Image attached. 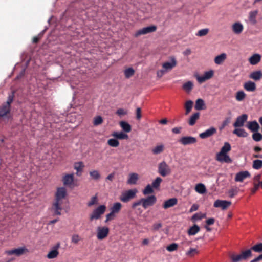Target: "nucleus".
<instances>
[{
  "mask_svg": "<svg viewBox=\"0 0 262 262\" xmlns=\"http://www.w3.org/2000/svg\"><path fill=\"white\" fill-rule=\"evenodd\" d=\"M67 195V190L64 187H59L55 193V201L52 205V210L55 215H60L62 205Z\"/></svg>",
  "mask_w": 262,
  "mask_h": 262,
  "instance_id": "nucleus-1",
  "label": "nucleus"
},
{
  "mask_svg": "<svg viewBox=\"0 0 262 262\" xmlns=\"http://www.w3.org/2000/svg\"><path fill=\"white\" fill-rule=\"evenodd\" d=\"M252 256L251 249L243 250L241 251L240 254L235 255L231 254L229 257L233 262H239L243 260H246Z\"/></svg>",
  "mask_w": 262,
  "mask_h": 262,
  "instance_id": "nucleus-2",
  "label": "nucleus"
},
{
  "mask_svg": "<svg viewBox=\"0 0 262 262\" xmlns=\"http://www.w3.org/2000/svg\"><path fill=\"white\" fill-rule=\"evenodd\" d=\"M106 209V207L104 205H101L98 206L93 211L92 214L90 215V221L100 219L101 216L104 214Z\"/></svg>",
  "mask_w": 262,
  "mask_h": 262,
  "instance_id": "nucleus-3",
  "label": "nucleus"
},
{
  "mask_svg": "<svg viewBox=\"0 0 262 262\" xmlns=\"http://www.w3.org/2000/svg\"><path fill=\"white\" fill-rule=\"evenodd\" d=\"M137 192V190L135 189L126 191L121 194L120 200L122 202L127 203L135 198Z\"/></svg>",
  "mask_w": 262,
  "mask_h": 262,
  "instance_id": "nucleus-4",
  "label": "nucleus"
},
{
  "mask_svg": "<svg viewBox=\"0 0 262 262\" xmlns=\"http://www.w3.org/2000/svg\"><path fill=\"white\" fill-rule=\"evenodd\" d=\"M158 173L162 177H165L171 173V169L167 164L163 161L158 164Z\"/></svg>",
  "mask_w": 262,
  "mask_h": 262,
  "instance_id": "nucleus-5",
  "label": "nucleus"
},
{
  "mask_svg": "<svg viewBox=\"0 0 262 262\" xmlns=\"http://www.w3.org/2000/svg\"><path fill=\"white\" fill-rule=\"evenodd\" d=\"M27 252H28V250L24 246L10 250H7L5 253L8 255H15L17 256H19Z\"/></svg>",
  "mask_w": 262,
  "mask_h": 262,
  "instance_id": "nucleus-6",
  "label": "nucleus"
},
{
  "mask_svg": "<svg viewBox=\"0 0 262 262\" xmlns=\"http://www.w3.org/2000/svg\"><path fill=\"white\" fill-rule=\"evenodd\" d=\"M157 30V27L154 25L150 26L147 27L143 28L138 30L135 34V37H138L142 35L147 34L150 33L154 32Z\"/></svg>",
  "mask_w": 262,
  "mask_h": 262,
  "instance_id": "nucleus-7",
  "label": "nucleus"
},
{
  "mask_svg": "<svg viewBox=\"0 0 262 262\" xmlns=\"http://www.w3.org/2000/svg\"><path fill=\"white\" fill-rule=\"evenodd\" d=\"M109 228L107 227H98L97 230V238L99 240H103L108 235Z\"/></svg>",
  "mask_w": 262,
  "mask_h": 262,
  "instance_id": "nucleus-8",
  "label": "nucleus"
},
{
  "mask_svg": "<svg viewBox=\"0 0 262 262\" xmlns=\"http://www.w3.org/2000/svg\"><path fill=\"white\" fill-rule=\"evenodd\" d=\"M178 142L184 146L195 144L197 142L196 138L192 136H183Z\"/></svg>",
  "mask_w": 262,
  "mask_h": 262,
  "instance_id": "nucleus-9",
  "label": "nucleus"
},
{
  "mask_svg": "<svg viewBox=\"0 0 262 262\" xmlns=\"http://www.w3.org/2000/svg\"><path fill=\"white\" fill-rule=\"evenodd\" d=\"M157 201L156 197L154 195H150L146 198H143V207L147 209L150 206H153Z\"/></svg>",
  "mask_w": 262,
  "mask_h": 262,
  "instance_id": "nucleus-10",
  "label": "nucleus"
},
{
  "mask_svg": "<svg viewBox=\"0 0 262 262\" xmlns=\"http://www.w3.org/2000/svg\"><path fill=\"white\" fill-rule=\"evenodd\" d=\"M212 76V70H210L208 72H206L203 76H200L198 74L195 75V77L199 83H202L204 82L206 80L210 79Z\"/></svg>",
  "mask_w": 262,
  "mask_h": 262,
  "instance_id": "nucleus-11",
  "label": "nucleus"
},
{
  "mask_svg": "<svg viewBox=\"0 0 262 262\" xmlns=\"http://www.w3.org/2000/svg\"><path fill=\"white\" fill-rule=\"evenodd\" d=\"M231 205V202L226 200H217L214 203V207L226 210Z\"/></svg>",
  "mask_w": 262,
  "mask_h": 262,
  "instance_id": "nucleus-12",
  "label": "nucleus"
},
{
  "mask_svg": "<svg viewBox=\"0 0 262 262\" xmlns=\"http://www.w3.org/2000/svg\"><path fill=\"white\" fill-rule=\"evenodd\" d=\"M177 64V61L173 57L171 58V62H166L162 64L163 69L166 72L171 71Z\"/></svg>",
  "mask_w": 262,
  "mask_h": 262,
  "instance_id": "nucleus-13",
  "label": "nucleus"
},
{
  "mask_svg": "<svg viewBox=\"0 0 262 262\" xmlns=\"http://www.w3.org/2000/svg\"><path fill=\"white\" fill-rule=\"evenodd\" d=\"M216 159L221 163H231L232 162V159L227 154L217 153Z\"/></svg>",
  "mask_w": 262,
  "mask_h": 262,
  "instance_id": "nucleus-14",
  "label": "nucleus"
},
{
  "mask_svg": "<svg viewBox=\"0 0 262 262\" xmlns=\"http://www.w3.org/2000/svg\"><path fill=\"white\" fill-rule=\"evenodd\" d=\"M248 116L247 114H243L238 116L233 124L234 127H240L244 126V123L247 121Z\"/></svg>",
  "mask_w": 262,
  "mask_h": 262,
  "instance_id": "nucleus-15",
  "label": "nucleus"
},
{
  "mask_svg": "<svg viewBox=\"0 0 262 262\" xmlns=\"http://www.w3.org/2000/svg\"><path fill=\"white\" fill-rule=\"evenodd\" d=\"M251 175L248 171H242L237 173L235 177V182H242L244 180L247 178L250 177Z\"/></svg>",
  "mask_w": 262,
  "mask_h": 262,
  "instance_id": "nucleus-16",
  "label": "nucleus"
},
{
  "mask_svg": "<svg viewBox=\"0 0 262 262\" xmlns=\"http://www.w3.org/2000/svg\"><path fill=\"white\" fill-rule=\"evenodd\" d=\"M60 247V243H58L55 245L51 250L48 253L47 257L49 259H53L56 258L59 255L58 249Z\"/></svg>",
  "mask_w": 262,
  "mask_h": 262,
  "instance_id": "nucleus-17",
  "label": "nucleus"
},
{
  "mask_svg": "<svg viewBox=\"0 0 262 262\" xmlns=\"http://www.w3.org/2000/svg\"><path fill=\"white\" fill-rule=\"evenodd\" d=\"M178 203L177 198H173L165 201L163 204V208L166 209L176 205Z\"/></svg>",
  "mask_w": 262,
  "mask_h": 262,
  "instance_id": "nucleus-18",
  "label": "nucleus"
},
{
  "mask_svg": "<svg viewBox=\"0 0 262 262\" xmlns=\"http://www.w3.org/2000/svg\"><path fill=\"white\" fill-rule=\"evenodd\" d=\"M244 29L243 25L239 22H236L232 26V31L236 34H241Z\"/></svg>",
  "mask_w": 262,
  "mask_h": 262,
  "instance_id": "nucleus-19",
  "label": "nucleus"
},
{
  "mask_svg": "<svg viewBox=\"0 0 262 262\" xmlns=\"http://www.w3.org/2000/svg\"><path fill=\"white\" fill-rule=\"evenodd\" d=\"M258 13V11L257 10L251 11L249 13V21L252 25H255L257 23L256 16Z\"/></svg>",
  "mask_w": 262,
  "mask_h": 262,
  "instance_id": "nucleus-20",
  "label": "nucleus"
},
{
  "mask_svg": "<svg viewBox=\"0 0 262 262\" xmlns=\"http://www.w3.org/2000/svg\"><path fill=\"white\" fill-rule=\"evenodd\" d=\"M244 88L247 91L254 92L256 90V85L254 82L248 81L244 83Z\"/></svg>",
  "mask_w": 262,
  "mask_h": 262,
  "instance_id": "nucleus-21",
  "label": "nucleus"
},
{
  "mask_svg": "<svg viewBox=\"0 0 262 262\" xmlns=\"http://www.w3.org/2000/svg\"><path fill=\"white\" fill-rule=\"evenodd\" d=\"M62 181L64 185H71L74 181V174H68L65 175L63 177Z\"/></svg>",
  "mask_w": 262,
  "mask_h": 262,
  "instance_id": "nucleus-22",
  "label": "nucleus"
},
{
  "mask_svg": "<svg viewBox=\"0 0 262 262\" xmlns=\"http://www.w3.org/2000/svg\"><path fill=\"white\" fill-rule=\"evenodd\" d=\"M249 77L255 81H258L262 78V72L260 70L254 71L250 73Z\"/></svg>",
  "mask_w": 262,
  "mask_h": 262,
  "instance_id": "nucleus-23",
  "label": "nucleus"
},
{
  "mask_svg": "<svg viewBox=\"0 0 262 262\" xmlns=\"http://www.w3.org/2000/svg\"><path fill=\"white\" fill-rule=\"evenodd\" d=\"M139 179L138 174L136 173H132L129 174L127 180V184L130 185H135Z\"/></svg>",
  "mask_w": 262,
  "mask_h": 262,
  "instance_id": "nucleus-24",
  "label": "nucleus"
},
{
  "mask_svg": "<svg viewBox=\"0 0 262 262\" xmlns=\"http://www.w3.org/2000/svg\"><path fill=\"white\" fill-rule=\"evenodd\" d=\"M261 56L258 54H254L249 59V61L252 65H256L260 62Z\"/></svg>",
  "mask_w": 262,
  "mask_h": 262,
  "instance_id": "nucleus-25",
  "label": "nucleus"
},
{
  "mask_svg": "<svg viewBox=\"0 0 262 262\" xmlns=\"http://www.w3.org/2000/svg\"><path fill=\"white\" fill-rule=\"evenodd\" d=\"M200 115L199 112H196L190 116L188 122L190 126H193L195 124L196 121L200 118Z\"/></svg>",
  "mask_w": 262,
  "mask_h": 262,
  "instance_id": "nucleus-26",
  "label": "nucleus"
},
{
  "mask_svg": "<svg viewBox=\"0 0 262 262\" xmlns=\"http://www.w3.org/2000/svg\"><path fill=\"white\" fill-rule=\"evenodd\" d=\"M112 136L114 138H116L117 139L123 140V139H127L128 138V136L123 132H114L112 134Z\"/></svg>",
  "mask_w": 262,
  "mask_h": 262,
  "instance_id": "nucleus-27",
  "label": "nucleus"
},
{
  "mask_svg": "<svg viewBox=\"0 0 262 262\" xmlns=\"http://www.w3.org/2000/svg\"><path fill=\"white\" fill-rule=\"evenodd\" d=\"M212 135H213V127H211L205 132L200 133L199 134V137L200 138L204 139L211 136Z\"/></svg>",
  "mask_w": 262,
  "mask_h": 262,
  "instance_id": "nucleus-28",
  "label": "nucleus"
},
{
  "mask_svg": "<svg viewBox=\"0 0 262 262\" xmlns=\"http://www.w3.org/2000/svg\"><path fill=\"white\" fill-rule=\"evenodd\" d=\"M227 58V55L225 53H222L220 55L215 57L214 62L217 64H222Z\"/></svg>",
  "mask_w": 262,
  "mask_h": 262,
  "instance_id": "nucleus-29",
  "label": "nucleus"
},
{
  "mask_svg": "<svg viewBox=\"0 0 262 262\" xmlns=\"http://www.w3.org/2000/svg\"><path fill=\"white\" fill-rule=\"evenodd\" d=\"M11 109L9 107L6 106L4 104H3L0 106V117L5 116L7 114H9Z\"/></svg>",
  "mask_w": 262,
  "mask_h": 262,
  "instance_id": "nucleus-30",
  "label": "nucleus"
},
{
  "mask_svg": "<svg viewBox=\"0 0 262 262\" xmlns=\"http://www.w3.org/2000/svg\"><path fill=\"white\" fill-rule=\"evenodd\" d=\"M122 206V205L120 203H115L111 207V211L115 214H117L120 211Z\"/></svg>",
  "mask_w": 262,
  "mask_h": 262,
  "instance_id": "nucleus-31",
  "label": "nucleus"
},
{
  "mask_svg": "<svg viewBox=\"0 0 262 262\" xmlns=\"http://www.w3.org/2000/svg\"><path fill=\"white\" fill-rule=\"evenodd\" d=\"M233 133L239 137H246L248 136V133L244 129L242 128H235L233 130Z\"/></svg>",
  "mask_w": 262,
  "mask_h": 262,
  "instance_id": "nucleus-32",
  "label": "nucleus"
},
{
  "mask_svg": "<svg viewBox=\"0 0 262 262\" xmlns=\"http://www.w3.org/2000/svg\"><path fill=\"white\" fill-rule=\"evenodd\" d=\"M248 127L252 132H257L259 128V126L256 121H253L248 123Z\"/></svg>",
  "mask_w": 262,
  "mask_h": 262,
  "instance_id": "nucleus-33",
  "label": "nucleus"
},
{
  "mask_svg": "<svg viewBox=\"0 0 262 262\" xmlns=\"http://www.w3.org/2000/svg\"><path fill=\"white\" fill-rule=\"evenodd\" d=\"M119 124L122 129L126 133H129L131 131L132 127L130 125L125 121H120Z\"/></svg>",
  "mask_w": 262,
  "mask_h": 262,
  "instance_id": "nucleus-34",
  "label": "nucleus"
},
{
  "mask_svg": "<svg viewBox=\"0 0 262 262\" xmlns=\"http://www.w3.org/2000/svg\"><path fill=\"white\" fill-rule=\"evenodd\" d=\"M74 167L77 171L76 174L77 176H80V173H79V172H81L84 167L83 163L82 162H76L74 164Z\"/></svg>",
  "mask_w": 262,
  "mask_h": 262,
  "instance_id": "nucleus-35",
  "label": "nucleus"
},
{
  "mask_svg": "<svg viewBox=\"0 0 262 262\" xmlns=\"http://www.w3.org/2000/svg\"><path fill=\"white\" fill-rule=\"evenodd\" d=\"M193 102L191 100H188L185 102V114L188 115L191 111L193 106Z\"/></svg>",
  "mask_w": 262,
  "mask_h": 262,
  "instance_id": "nucleus-36",
  "label": "nucleus"
},
{
  "mask_svg": "<svg viewBox=\"0 0 262 262\" xmlns=\"http://www.w3.org/2000/svg\"><path fill=\"white\" fill-rule=\"evenodd\" d=\"M200 231V227L196 225H194L191 227L188 231V233L189 235H194L196 234Z\"/></svg>",
  "mask_w": 262,
  "mask_h": 262,
  "instance_id": "nucleus-37",
  "label": "nucleus"
},
{
  "mask_svg": "<svg viewBox=\"0 0 262 262\" xmlns=\"http://www.w3.org/2000/svg\"><path fill=\"white\" fill-rule=\"evenodd\" d=\"M195 190L197 192L200 194H203L206 191L205 185L202 183L197 184L195 186Z\"/></svg>",
  "mask_w": 262,
  "mask_h": 262,
  "instance_id": "nucleus-38",
  "label": "nucleus"
},
{
  "mask_svg": "<svg viewBox=\"0 0 262 262\" xmlns=\"http://www.w3.org/2000/svg\"><path fill=\"white\" fill-rule=\"evenodd\" d=\"M164 147L162 144L159 145L155 147L152 149V152L154 155H158L160 153H162L164 151Z\"/></svg>",
  "mask_w": 262,
  "mask_h": 262,
  "instance_id": "nucleus-39",
  "label": "nucleus"
},
{
  "mask_svg": "<svg viewBox=\"0 0 262 262\" xmlns=\"http://www.w3.org/2000/svg\"><path fill=\"white\" fill-rule=\"evenodd\" d=\"M193 84L192 82L190 81H187V82L185 83L182 86L183 89L187 92H189L190 91H191L193 89Z\"/></svg>",
  "mask_w": 262,
  "mask_h": 262,
  "instance_id": "nucleus-40",
  "label": "nucleus"
},
{
  "mask_svg": "<svg viewBox=\"0 0 262 262\" xmlns=\"http://www.w3.org/2000/svg\"><path fill=\"white\" fill-rule=\"evenodd\" d=\"M231 148L230 144L228 142H225L219 152L227 154V152L230 151Z\"/></svg>",
  "mask_w": 262,
  "mask_h": 262,
  "instance_id": "nucleus-41",
  "label": "nucleus"
},
{
  "mask_svg": "<svg viewBox=\"0 0 262 262\" xmlns=\"http://www.w3.org/2000/svg\"><path fill=\"white\" fill-rule=\"evenodd\" d=\"M204 105V101L201 99H198L195 102V109L196 110H202Z\"/></svg>",
  "mask_w": 262,
  "mask_h": 262,
  "instance_id": "nucleus-42",
  "label": "nucleus"
},
{
  "mask_svg": "<svg viewBox=\"0 0 262 262\" xmlns=\"http://www.w3.org/2000/svg\"><path fill=\"white\" fill-rule=\"evenodd\" d=\"M252 167L255 169H259L262 167V160H255L253 162Z\"/></svg>",
  "mask_w": 262,
  "mask_h": 262,
  "instance_id": "nucleus-43",
  "label": "nucleus"
},
{
  "mask_svg": "<svg viewBox=\"0 0 262 262\" xmlns=\"http://www.w3.org/2000/svg\"><path fill=\"white\" fill-rule=\"evenodd\" d=\"M205 214H203V213H200H200H196L194 214L192 216L191 220L193 222H195L196 221H197L198 220H200L202 219L205 217Z\"/></svg>",
  "mask_w": 262,
  "mask_h": 262,
  "instance_id": "nucleus-44",
  "label": "nucleus"
},
{
  "mask_svg": "<svg viewBox=\"0 0 262 262\" xmlns=\"http://www.w3.org/2000/svg\"><path fill=\"white\" fill-rule=\"evenodd\" d=\"M162 181V179L160 177H157L156 179L152 182L151 184V186L154 188L158 189Z\"/></svg>",
  "mask_w": 262,
  "mask_h": 262,
  "instance_id": "nucleus-45",
  "label": "nucleus"
},
{
  "mask_svg": "<svg viewBox=\"0 0 262 262\" xmlns=\"http://www.w3.org/2000/svg\"><path fill=\"white\" fill-rule=\"evenodd\" d=\"M135 73V70L132 68H129L124 71L125 76L126 78L132 77Z\"/></svg>",
  "mask_w": 262,
  "mask_h": 262,
  "instance_id": "nucleus-46",
  "label": "nucleus"
},
{
  "mask_svg": "<svg viewBox=\"0 0 262 262\" xmlns=\"http://www.w3.org/2000/svg\"><path fill=\"white\" fill-rule=\"evenodd\" d=\"M107 144L111 147H117L119 146V142L116 139H110L107 141Z\"/></svg>",
  "mask_w": 262,
  "mask_h": 262,
  "instance_id": "nucleus-47",
  "label": "nucleus"
},
{
  "mask_svg": "<svg viewBox=\"0 0 262 262\" xmlns=\"http://www.w3.org/2000/svg\"><path fill=\"white\" fill-rule=\"evenodd\" d=\"M14 97V96L13 93L9 95L6 102L4 103L6 106L9 107L10 109H11V104L13 101Z\"/></svg>",
  "mask_w": 262,
  "mask_h": 262,
  "instance_id": "nucleus-48",
  "label": "nucleus"
},
{
  "mask_svg": "<svg viewBox=\"0 0 262 262\" xmlns=\"http://www.w3.org/2000/svg\"><path fill=\"white\" fill-rule=\"evenodd\" d=\"M245 97H246V94L243 91H238L236 93V99L237 101H242L245 98Z\"/></svg>",
  "mask_w": 262,
  "mask_h": 262,
  "instance_id": "nucleus-49",
  "label": "nucleus"
},
{
  "mask_svg": "<svg viewBox=\"0 0 262 262\" xmlns=\"http://www.w3.org/2000/svg\"><path fill=\"white\" fill-rule=\"evenodd\" d=\"M150 185H147L143 191V193L144 195H148L151 194L154 192V190Z\"/></svg>",
  "mask_w": 262,
  "mask_h": 262,
  "instance_id": "nucleus-50",
  "label": "nucleus"
},
{
  "mask_svg": "<svg viewBox=\"0 0 262 262\" xmlns=\"http://www.w3.org/2000/svg\"><path fill=\"white\" fill-rule=\"evenodd\" d=\"M90 175L93 179L95 180H97L100 178V174L97 170H93L90 171Z\"/></svg>",
  "mask_w": 262,
  "mask_h": 262,
  "instance_id": "nucleus-51",
  "label": "nucleus"
},
{
  "mask_svg": "<svg viewBox=\"0 0 262 262\" xmlns=\"http://www.w3.org/2000/svg\"><path fill=\"white\" fill-rule=\"evenodd\" d=\"M250 249L251 251L253 250L256 252H262V243L257 244L252 246Z\"/></svg>",
  "mask_w": 262,
  "mask_h": 262,
  "instance_id": "nucleus-52",
  "label": "nucleus"
},
{
  "mask_svg": "<svg viewBox=\"0 0 262 262\" xmlns=\"http://www.w3.org/2000/svg\"><path fill=\"white\" fill-rule=\"evenodd\" d=\"M103 118L100 116H98L94 118L93 124L95 126L100 125L103 122Z\"/></svg>",
  "mask_w": 262,
  "mask_h": 262,
  "instance_id": "nucleus-53",
  "label": "nucleus"
},
{
  "mask_svg": "<svg viewBox=\"0 0 262 262\" xmlns=\"http://www.w3.org/2000/svg\"><path fill=\"white\" fill-rule=\"evenodd\" d=\"M209 32V29L207 28L200 30L196 33L197 36L202 37L206 35Z\"/></svg>",
  "mask_w": 262,
  "mask_h": 262,
  "instance_id": "nucleus-54",
  "label": "nucleus"
},
{
  "mask_svg": "<svg viewBox=\"0 0 262 262\" xmlns=\"http://www.w3.org/2000/svg\"><path fill=\"white\" fill-rule=\"evenodd\" d=\"M198 253V251L195 248H190L189 250L186 253V255L189 257H193L195 255Z\"/></svg>",
  "mask_w": 262,
  "mask_h": 262,
  "instance_id": "nucleus-55",
  "label": "nucleus"
},
{
  "mask_svg": "<svg viewBox=\"0 0 262 262\" xmlns=\"http://www.w3.org/2000/svg\"><path fill=\"white\" fill-rule=\"evenodd\" d=\"M98 198L96 195L93 196L91 198V200L88 203L87 205L88 207H91L92 206L97 204Z\"/></svg>",
  "mask_w": 262,
  "mask_h": 262,
  "instance_id": "nucleus-56",
  "label": "nucleus"
},
{
  "mask_svg": "<svg viewBox=\"0 0 262 262\" xmlns=\"http://www.w3.org/2000/svg\"><path fill=\"white\" fill-rule=\"evenodd\" d=\"M255 132L256 133H254L252 135V138L253 140L256 142L261 141L262 140V135L260 133H258L257 132Z\"/></svg>",
  "mask_w": 262,
  "mask_h": 262,
  "instance_id": "nucleus-57",
  "label": "nucleus"
},
{
  "mask_svg": "<svg viewBox=\"0 0 262 262\" xmlns=\"http://www.w3.org/2000/svg\"><path fill=\"white\" fill-rule=\"evenodd\" d=\"M178 245L176 243H172L170 244L166 247V249L167 251L169 252H172L178 249Z\"/></svg>",
  "mask_w": 262,
  "mask_h": 262,
  "instance_id": "nucleus-58",
  "label": "nucleus"
},
{
  "mask_svg": "<svg viewBox=\"0 0 262 262\" xmlns=\"http://www.w3.org/2000/svg\"><path fill=\"white\" fill-rule=\"evenodd\" d=\"M206 224L204 226L205 228L208 231H211V229L209 227V226L210 225L213 224V218H210L208 220H207L206 222Z\"/></svg>",
  "mask_w": 262,
  "mask_h": 262,
  "instance_id": "nucleus-59",
  "label": "nucleus"
},
{
  "mask_svg": "<svg viewBox=\"0 0 262 262\" xmlns=\"http://www.w3.org/2000/svg\"><path fill=\"white\" fill-rule=\"evenodd\" d=\"M116 114L121 117L127 114V111L123 108H119L117 110Z\"/></svg>",
  "mask_w": 262,
  "mask_h": 262,
  "instance_id": "nucleus-60",
  "label": "nucleus"
},
{
  "mask_svg": "<svg viewBox=\"0 0 262 262\" xmlns=\"http://www.w3.org/2000/svg\"><path fill=\"white\" fill-rule=\"evenodd\" d=\"M80 238L78 234H74L72 235L71 242L74 244H77L80 241Z\"/></svg>",
  "mask_w": 262,
  "mask_h": 262,
  "instance_id": "nucleus-61",
  "label": "nucleus"
},
{
  "mask_svg": "<svg viewBox=\"0 0 262 262\" xmlns=\"http://www.w3.org/2000/svg\"><path fill=\"white\" fill-rule=\"evenodd\" d=\"M115 213H113V212L111 211V212L106 215L105 222L107 223L109 221L113 220L115 218Z\"/></svg>",
  "mask_w": 262,
  "mask_h": 262,
  "instance_id": "nucleus-62",
  "label": "nucleus"
},
{
  "mask_svg": "<svg viewBox=\"0 0 262 262\" xmlns=\"http://www.w3.org/2000/svg\"><path fill=\"white\" fill-rule=\"evenodd\" d=\"M237 193V190L236 189L232 188L230 189L228 192V194L229 195V196L230 198H233L235 195H236Z\"/></svg>",
  "mask_w": 262,
  "mask_h": 262,
  "instance_id": "nucleus-63",
  "label": "nucleus"
},
{
  "mask_svg": "<svg viewBox=\"0 0 262 262\" xmlns=\"http://www.w3.org/2000/svg\"><path fill=\"white\" fill-rule=\"evenodd\" d=\"M143 198L140 199L138 201L135 202L132 204V207L134 209L136 208L138 206L142 205L143 206Z\"/></svg>",
  "mask_w": 262,
  "mask_h": 262,
  "instance_id": "nucleus-64",
  "label": "nucleus"
}]
</instances>
